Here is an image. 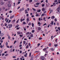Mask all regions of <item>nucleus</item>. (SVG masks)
Segmentation results:
<instances>
[{
	"label": "nucleus",
	"mask_w": 60,
	"mask_h": 60,
	"mask_svg": "<svg viewBox=\"0 0 60 60\" xmlns=\"http://www.w3.org/2000/svg\"><path fill=\"white\" fill-rule=\"evenodd\" d=\"M8 26H10L9 27V28H11V27H12V25L11 24H9L8 25Z\"/></svg>",
	"instance_id": "obj_1"
},
{
	"label": "nucleus",
	"mask_w": 60,
	"mask_h": 60,
	"mask_svg": "<svg viewBox=\"0 0 60 60\" xmlns=\"http://www.w3.org/2000/svg\"><path fill=\"white\" fill-rule=\"evenodd\" d=\"M24 10H25V8H22L21 9H20V11H24Z\"/></svg>",
	"instance_id": "obj_2"
},
{
	"label": "nucleus",
	"mask_w": 60,
	"mask_h": 60,
	"mask_svg": "<svg viewBox=\"0 0 60 60\" xmlns=\"http://www.w3.org/2000/svg\"><path fill=\"white\" fill-rule=\"evenodd\" d=\"M26 20L27 23L28 22V21H30V20H29V18H27V19Z\"/></svg>",
	"instance_id": "obj_3"
},
{
	"label": "nucleus",
	"mask_w": 60,
	"mask_h": 60,
	"mask_svg": "<svg viewBox=\"0 0 60 60\" xmlns=\"http://www.w3.org/2000/svg\"><path fill=\"white\" fill-rule=\"evenodd\" d=\"M41 59L42 60L44 59L45 58V57L43 56H41Z\"/></svg>",
	"instance_id": "obj_4"
},
{
	"label": "nucleus",
	"mask_w": 60,
	"mask_h": 60,
	"mask_svg": "<svg viewBox=\"0 0 60 60\" xmlns=\"http://www.w3.org/2000/svg\"><path fill=\"white\" fill-rule=\"evenodd\" d=\"M43 19L44 21H47V20L46 19V17H45Z\"/></svg>",
	"instance_id": "obj_5"
},
{
	"label": "nucleus",
	"mask_w": 60,
	"mask_h": 60,
	"mask_svg": "<svg viewBox=\"0 0 60 60\" xmlns=\"http://www.w3.org/2000/svg\"><path fill=\"white\" fill-rule=\"evenodd\" d=\"M8 6L9 7H10L11 6V5L10 4H8Z\"/></svg>",
	"instance_id": "obj_6"
},
{
	"label": "nucleus",
	"mask_w": 60,
	"mask_h": 60,
	"mask_svg": "<svg viewBox=\"0 0 60 60\" xmlns=\"http://www.w3.org/2000/svg\"><path fill=\"white\" fill-rule=\"evenodd\" d=\"M25 13H28V12L27 11V10H25Z\"/></svg>",
	"instance_id": "obj_7"
},
{
	"label": "nucleus",
	"mask_w": 60,
	"mask_h": 60,
	"mask_svg": "<svg viewBox=\"0 0 60 60\" xmlns=\"http://www.w3.org/2000/svg\"><path fill=\"white\" fill-rule=\"evenodd\" d=\"M2 19V20H4V16H1V17H0Z\"/></svg>",
	"instance_id": "obj_8"
},
{
	"label": "nucleus",
	"mask_w": 60,
	"mask_h": 60,
	"mask_svg": "<svg viewBox=\"0 0 60 60\" xmlns=\"http://www.w3.org/2000/svg\"><path fill=\"white\" fill-rule=\"evenodd\" d=\"M53 6H56V3L55 2H54L53 3Z\"/></svg>",
	"instance_id": "obj_9"
},
{
	"label": "nucleus",
	"mask_w": 60,
	"mask_h": 60,
	"mask_svg": "<svg viewBox=\"0 0 60 60\" xmlns=\"http://www.w3.org/2000/svg\"><path fill=\"white\" fill-rule=\"evenodd\" d=\"M14 15H13L10 17V19H12V18H14Z\"/></svg>",
	"instance_id": "obj_10"
},
{
	"label": "nucleus",
	"mask_w": 60,
	"mask_h": 60,
	"mask_svg": "<svg viewBox=\"0 0 60 60\" xmlns=\"http://www.w3.org/2000/svg\"><path fill=\"white\" fill-rule=\"evenodd\" d=\"M54 23V22H53V21H52L50 23V24L52 25H53V23Z\"/></svg>",
	"instance_id": "obj_11"
},
{
	"label": "nucleus",
	"mask_w": 60,
	"mask_h": 60,
	"mask_svg": "<svg viewBox=\"0 0 60 60\" xmlns=\"http://www.w3.org/2000/svg\"><path fill=\"white\" fill-rule=\"evenodd\" d=\"M60 8L59 7H58V8H57L56 9V10L57 11L58 10H60Z\"/></svg>",
	"instance_id": "obj_12"
},
{
	"label": "nucleus",
	"mask_w": 60,
	"mask_h": 60,
	"mask_svg": "<svg viewBox=\"0 0 60 60\" xmlns=\"http://www.w3.org/2000/svg\"><path fill=\"white\" fill-rule=\"evenodd\" d=\"M4 35V34L2 33L0 34V36H3Z\"/></svg>",
	"instance_id": "obj_13"
},
{
	"label": "nucleus",
	"mask_w": 60,
	"mask_h": 60,
	"mask_svg": "<svg viewBox=\"0 0 60 60\" xmlns=\"http://www.w3.org/2000/svg\"><path fill=\"white\" fill-rule=\"evenodd\" d=\"M55 16H52L51 17V19H54Z\"/></svg>",
	"instance_id": "obj_14"
},
{
	"label": "nucleus",
	"mask_w": 60,
	"mask_h": 60,
	"mask_svg": "<svg viewBox=\"0 0 60 60\" xmlns=\"http://www.w3.org/2000/svg\"><path fill=\"white\" fill-rule=\"evenodd\" d=\"M52 11H53V10H51L50 12L49 13V14H50L51 13Z\"/></svg>",
	"instance_id": "obj_15"
},
{
	"label": "nucleus",
	"mask_w": 60,
	"mask_h": 60,
	"mask_svg": "<svg viewBox=\"0 0 60 60\" xmlns=\"http://www.w3.org/2000/svg\"><path fill=\"white\" fill-rule=\"evenodd\" d=\"M34 7H38L39 6V5L36 6V5H34Z\"/></svg>",
	"instance_id": "obj_16"
},
{
	"label": "nucleus",
	"mask_w": 60,
	"mask_h": 60,
	"mask_svg": "<svg viewBox=\"0 0 60 60\" xmlns=\"http://www.w3.org/2000/svg\"><path fill=\"white\" fill-rule=\"evenodd\" d=\"M41 9L40 10H38L37 11V12H41Z\"/></svg>",
	"instance_id": "obj_17"
},
{
	"label": "nucleus",
	"mask_w": 60,
	"mask_h": 60,
	"mask_svg": "<svg viewBox=\"0 0 60 60\" xmlns=\"http://www.w3.org/2000/svg\"><path fill=\"white\" fill-rule=\"evenodd\" d=\"M2 50H1L0 51V56H1V54L2 52Z\"/></svg>",
	"instance_id": "obj_18"
},
{
	"label": "nucleus",
	"mask_w": 60,
	"mask_h": 60,
	"mask_svg": "<svg viewBox=\"0 0 60 60\" xmlns=\"http://www.w3.org/2000/svg\"><path fill=\"white\" fill-rule=\"evenodd\" d=\"M17 34H20V32H17Z\"/></svg>",
	"instance_id": "obj_19"
},
{
	"label": "nucleus",
	"mask_w": 60,
	"mask_h": 60,
	"mask_svg": "<svg viewBox=\"0 0 60 60\" xmlns=\"http://www.w3.org/2000/svg\"><path fill=\"white\" fill-rule=\"evenodd\" d=\"M42 11H45V8H43L42 9Z\"/></svg>",
	"instance_id": "obj_20"
},
{
	"label": "nucleus",
	"mask_w": 60,
	"mask_h": 60,
	"mask_svg": "<svg viewBox=\"0 0 60 60\" xmlns=\"http://www.w3.org/2000/svg\"><path fill=\"white\" fill-rule=\"evenodd\" d=\"M50 50H52V51H54V49L53 48H51L50 49Z\"/></svg>",
	"instance_id": "obj_21"
},
{
	"label": "nucleus",
	"mask_w": 60,
	"mask_h": 60,
	"mask_svg": "<svg viewBox=\"0 0 60 60\" xmlns=\"http://www.w3.org/2000/svg\"><path fill=\"white\" fill-rule=\"evenodd\" d=\"M32 9L33 10V11H36V10L34 8H32Z\"/></svg>",
	"instance_id": "obj_22"
},
{
	"label": "nucleus",
	"mask_w": 60,
	"mask_h": 60,
	"mask_svg": "<svg viewBox=\"0 0 60 60\" xmlns=\"http://www.w3.org/2000/svg\"><path fill=\"white\" fill-rule=\"evenodd\" d=\"M8 39H11V37H10V36H8Z\"/></svg>",
	"instance_id": "obj_23"
},
{
	"label": "nucleus",
	"mask_w": 60,
	"mask_h": 60,
	"mask_svg": "<svg viewBox=\"0 0 60 60\" xmlns=\"http://www.w3.org/2000/svg\"><path fill=\"white\" fill-rule=\"evenodd\" d=\"M28 45H27L26 47V49H28Z\"/></svg>",
	"instance_id": "obj_24"
},
{
	"label": "nucleus",
	"mask_w": 60,
	"mask_h": 60,
	"mask_svg": "<svg viewBox=\"0 0 60 60\" xmlns=\"http://www.w3.org/2000/svg\"><path fill=\"white\" fill-rule=\"evenodd\" d=\"M1 5H3V4H4V2H1Z\"/></svg>",
	"instance_id": "obj_25"
},
{
	"label": "nucleus",
	"mask_w": 60,
	"mask_h": 60,
	"mask_svg": "<svg viewBox=\"0 0 60 60\" xmlns=\"http://www.w3.org/2000/svg\"><path fill=\"white\" fill-rule=\"evenodd\" d=\"M31 25V22H29L28 24V25L29 26H30Z\"/></svg>",
	"instance_id": "obj_26"
},
{
	"label": "nucleus",
	"mask_w": 60,
	"mask_h": 60,
	"mask_svg": "<svg viewBox=\"0 0 60 60\" xmlns=\"http://www.w3.org/2000/svg\"><path fill=\"white\" fill-rule=\"evenodd\" d=\"M49 46H50H50H51V43H50L49 44Z\"/></svg>",
	"instance_id": "obj_27"
},
{
	"label": "nucleus",
	"mask_w": 60,
	"mask_h": 60,
	"mask_svg": "<svg viewBox=\"0 0 60 60\" xmlns=\"http://www.w3.org/2000/svg\"><path fill=\"white\" fill-rule=\"evenodd\" d=\"M32 27H34V24L33 23H32Z\"/></svg>",
	"instance_id": "obj_28"
},
{
	"label": "nucleus",
	"mask_w": 60,
	"mask_h": 60,
	"mask_svg": "<svg viewBox=\"0 0 60 60\" xmlns=\"http://www.w3.org/2000/svg\"><path fill=\"white\" fill-rule=\"evenodd\" d=\"M19 19H18L16 23H18V22H19Z\"/></svg>",
	"instance_id": "obj_29"
},
{
	"label": "nucleus",
	"mask_w": 60,
	"mask_h": 60,
	"mask_svg": "<svg viewBox=\"0 0 60 60\" xmlns=\"http://www.w3.org/2000/svg\"><path fill=\"white\" fill-rule=\"evenodd\" d=\"M57 44H54V46H55V47H57Z\"/></svg>",
	"instance_id": "obj_30"
},
{
	"label": "nucleus",
	"mask_w": 60,
	"mask_h": 60,
	"mask_svg": "<svg viewBox=\"0 0 60 60\" xmlns=\"http://www.w3.org/2000/svg\"><path fill=\"white\" fill-rule=\"evenodd\" d=\"M46 49H47V48H44L43 49V50L45 51V50H46Z\"/></svg>",
	"instance_id": "obj_31"
},
{
	"label": "nucleus",
	"mask_w": 60,
	"mask_h": 60,
	"mask_svg": "<svg viewBox=\"0 0 60 60\" xmlns=\"http://www.w3.org/2000/svg\"><path fill=\"white\" fill-rule=\"evenodd\" d=\"M6 46H7L8 45V43L7 42L6 43Z\"/></svg>",
	"instance_id": "obj_32"
},
{
	"label": "nucleus",
	"mask_w": 60,
	"mask_h": 60,
	"mask_svg": "<svg viewBox=\"0 0 60 60\" xmlns=\"http://www.w3.org/2000/svg\"><path fill=\"white\" fill-rule=\"evenodd\" d=\"M41 27H39L38 28V30H41Z\"/></svg>",
	"instance_id": "obj_33"
},
{
	"label": "nucleus",
	"mask_w": 60,
	"mask_h": 60,
	"mask_svg": "<svg viewBox=\"0 0 60 60\" xmlns=\"http://www.w3.org/2000/svg\"><path fill=\"white\" fill-rule=\"evenodd\" d=\"M11 20H9L8 22V23H10V22H11Z\"/></svg>",
	"instance_id": "obj_34"
},
{
	"label": "nucleus",
	"mask_w": 60,
	"mask_h": 60,
	"mask_svg": "<svg viewBox=\"0 0 60 60\" xmlns=\"http://www.w3.org/2000/svg\"><path fill=\"white\" fill-rule=\"evenodd\" d=\"M39 3H37L36 4V5H39Z\"/></svg>",
	"instance_id": "obj_35"
},
{
	"label": "nucleus",
	"mask_w": 60,
	"mask_h": 60,
	"mask_svg": "<svg viewBox=\"0 0 60 60\" xmlns=\"http://www.w3.org/2000/svg\"><path fill=\"white\" fill-rule=\"evenodd\" d=\"M32 1H33L32 0H30L29 2L30 3H31L32 2Z\"/></svg>",
	"instance_id": "obj_36"
},
{
	"label": "nucleus",
	"mask_w": 60,
	"mask_h": 60,
	"mask_svg": "<svg viewBox=\"0 0 60 60\" xmlns=\"http://www.w3.org/2000/svg\"><path fill=\"white\" fill-rule=\"evenodd\" d=\"M29 33H30L29 32H28L27 33H26V34L27 35V34H29Z\"/></svg>",
	"instance_id": "obj_37"
},
{
	"label": "nucleus",
	"mask_w": 60,
	"mask_h": 60,
	"mask_svg": "<svg viewBox=\"0 0 60 60\" xmlns=\"http://www.w3.org/2000/svg\"><path fill=\"white\" fill-rule=\"evenodd\" d=\"M23 24H24V25H25V24H26V22H23Z\"/></svg>",
	"instance_id": "obj_38"
},
{
	"label": "nucleus",
	"mask_w": 60,
	"mask_h": 60,
	"mask_svg": "<svg viewBox=\"0 0 60 60\" xmlns=\"http://www.w3.org/2000/svg\"><path fill=\"white\" fill-rule=\"evenodd\" d=\"M39 15L38 14H37L36 15V17H38V16Z\"/></svg>",
	"instance_id": "obj_39"
},
{
	"label": "nucleus",
	"mask_w": 60,
	"mask_h": 60,
	"mask_svg": "<svg viewBox=\"0 0 60 60\" xmlns=\"http://www.w3.org/2000/svg\"><path fill=\"white\" fill-rule=\"evenodd\" d=\"M31 53L30 52V55H29V57H30L31 56Z\"/></svg>",
	"instance_id": "obj_40"
},
{
	"label": "nucleus",
	"mask_w": 60,
	"mask_h": 60,
	"mask_svg": "<svg viewBox=\"0 0 60 60\" xmlns=\"http://www.w3.org/2000/svg\"><path fill=\"white\" fill-rule=\"evenodd\" d=\"M42 39V38H39V40H41Z\"/></svg>",
	"instance_id": "obj_41"
},
{
	"label": "nucleus",
	"mask_w": 60,
	"mask_h": 60,
	"mask_svg": "<svg viewBox=\"0 0 60 60\" xmlns=\"http://www.w3.org/2000/svg\"><path fill=\"white\" fill-rule=\"evenodd\" d=\"M57 2V1L56 0H54V2L55 3H56V2Z\"/></svg>",
	"instance_id": "obj_42"
},
{
	"label": "nucleus",
	"mask_w": 60,
	"mask_h": 60,
	"mask_svg": "<svg viewBox=\"0 0 60 60\" xmlns=\"http://www.w3.org/2000/svg\"><path fill=\"white\" fill-rule=\"evenodd\" d=\"M30 36L31 37H33V35L31 34V35H30Z\"/></svg>",
	"instance_id": "obj_43"
},
{
	"label": "nucleus",
	"mask_w": 60,
	"mask_h": 60,
	"mask_svg": "<svg viewBox=\"0 0 60 60\" xmlns=\"http://www.w3.org/2000/svg\"><path fill=\"white\" fill-rule=\"evenodd\" d=\"M19 27V26H16L15 27V28H17V27Z\"/></svg>",
	"instance_id": "obj_44"
},
{
	"label": "nucleus",
	"mask_w": 60,
	"mask_h": 60,
	"mask_svg": "<svg viewBox=\"0 0 60 60\" xmlns=\"http://www.w3.org/2000/svg\"><path fill=\"white\" fill-rule=\"evenodd\" d=\"M23 43H24V44H25V43H26V41H23Z\"/></svg>",
	"instance_id": "obj_45"
},
{
	"label": "nucleus",
	"mask_w": 60,
	"mask_h": 60,
	"mask_svg": "<svg viewBox=\"0 0 60 60\" xmlns=\"http://www.w3.org/2000/svg\"><path fill=\"white\" fill-rule=\"evenodd\" d=\"M13 58H16V56H13Z\"/></svg>",
	"instance_id": "obj_46"
},
{
	"label": "nucleus",
	"mask_w": 60,
	"mask_h": 60,
	"mask_svg": "<svg viewBox=\"0 0 60 60\" xmlns=\"http://www.w3.org/2000/svg\"><path fill=\"white\" fill-rule=\"evenodd\" d=\"M31 58H34V57H33V55L31 56Z\"/></svg>",
	"instance_id": "obj_47"
},
{
	"label": "nucleus",
	"mask_w": 60,
	"mask_h": 60,
	"mask_svg": "<svg viewBox=\"0 0 60 60\" xmlns=\"http://www.w3.org/2000/svg\"><path fill=\"white\" fill-rule=\"evenodd\" d=\"M54 20H55V21H57V19H54Z\"/></svg>",
	"instance_id": "obj_48"
},
{
	"label": "nucleus",
	"mask_w": 60,
	"mask_h": 60,
	"mask_svg": "<svg viewBox=\"0 0 60 60\" xmlns=\"http://www.w3.org/2000/svg\"><path fill=\"white\" fill-rule=\"evenodd\" d=\"M34 30H33L32 31V33H34Z\"/></svg>",
	"instance_id": "obj_49"
},
{
	"label": "nucleus",
	"mask_w": 60,
	"mask_h": 60,
	"mask_svg": "<svg viewBox=\"0 0 60 60\" xmlns=\"http://www.w3.org/2000/svg\"><path fill=\"white\" fill-rule=\"evenodd\" d=\"M29 46H31V44H30V43H29L28 44Z\"/></svg>",
	"instance_id": "obj_50"
},
{
	"label": "nucleus",
	"mask_w": 60,
	"mask_h": 60,
	"mask_svg": "<svg viewBox=\"0 0 60 60\" xmlns=\"http://www.w3.org/2000/svg\"><path fill=\"white\" fill-rule=\"evenodd\" d=\"M23 19H21L20 20V21L21 22H22L23 21Z\"/></svg>",
	"instance_id": "obj_51"
},
{
	"label": "nucleus",
	"mask_w": 60,
	"mask_h": 60,
	"mask_svg": "<svg viewBox=\"0 0 60 60\" xmlns=\"http://www.w3.org/2000/svg\"><path fill=\"white\" fill-rule=\"evenodd\" d=\"M8 55V54H6L5 55V56H7Z\"/></svg>",
	"instance_id": "obj_52"
},
{
	"label": "nucleus",
	"mask_w": 60,
	"mask_h": 60,
	"mask_svg": "<svg viewBox=\"0 0 60 60\" xmlns=\"http://www.w3.org/2000/svg\"><path fill=\"white\" fill-rule=\"evenodd\" d=\"M5 54L4 53H3L2 54V56H4V55Z\"/></svg>",
	"instance_id": "obj_53"
},
{
	"label": "nucleus",
	"mask_w": 60,
	"mask_h": 60,
	"mask_svg": "<svg viewBox=\"0 0 60 60\" xmlns=\"http://www.w3.org/2000/svg\"><path fill=\"white\" fill-rule=\"evenodd\" d=\"M12 49H11L10 50V52H12Z\"/></svg>",
	"instance_id": "obj_54"
},
{
	"label": "nucleus",
	"mask_w": 60,
	"mask_h": 60,
	"mask_svg": "<svg viewBox=\"0 0 60 60\" xmlns=\"http://www.w3.org/2000/svg\"><path fill=\"white\" fill-rule=\"evenodd\" d=\"M22 46V45H19V47H21Z\"/></svg>",
	"instance_id": "obj_55"
},
{
	"label": "nucleus",
	"mask_w": 60,
	"mask_h": 60,
	"mask_svg": "<svg viewBox=\"0 0 60 60\" xmlns=\"http://www.w3.org/2000/svg\"><path fill=\"white\" fill-rule=\"evenodd\" d=\"M7 18H6L5 19V21H7Z\"/></svg>",
	"instance_id": "obj_56"
},
{
	"label": "nucleus",
	"mask_w": 60,
	"mask_h": 60,
	"mask_svg": "<svg viewBox=\"0 0 60 60\" xmlns=\"http://www.w3.org/2000/svg\"><path fill=\"white\" fill-rule=\"evenodd\" d=\"M42 7H43V6H44V4H43L42 5Z\"/></svg>",
	"instance_id": "obj_57"
},
{
	"label": "nucleus",
	"mask_w": 60,
	"mask_h": 60,
	"mask_svg": "<svg viewBox=\"0 0 60 60\" xmlns=\"http://www.w3.org/2000/svg\"><path fill=\"white\" fill-rule=\"evenodd\" d=\"M44 15V14H43L41 15V16H43Z\"/></svg>",
	"instance_id": "obj_58"
},
{
	"label": "nucleus",
	"mask_w": 60,
	"mask_h": 60,
	"mask_svg": "<svg viewBox=\"0 0 60 60\" xmlns=\"http://www.w3.org/2000/svg\"><path fill=\"white\" fill-rule=\"evenodd\" d=\"M45 25H46V23H45L44 24V25H43V26H45Z\"/></svg>",
	"instance_id": "obj_59"
},
{
	"label": "nucleus",
	"mask_w": 60,
	"mask_h": 60,
	"mask_svg": "<svg viewBox=\"0 0 60 60\" xmlns=\"http://www.w3.org/2000/svg\"><path fill=\"white\" fill-rule=\"evenodd\" d=\"M26 16L27 17H28V16H29V15L28 14H27L26 15Z\"/></svg>",
	"instance_id": "obj_60"
},
{
	"label": "nucleus",
	"mask_w": 60,
	"mask_h": 60,
	"mask_svg": "<svg viewBox=\"0 0 60 60\" xmlns=\"http://www.w3.org/2000/svg\"><path fill=\"white\" fill-rule=\"evenodd\" d=\"M9 13H11L12 12V11H9Z\"/></svg>",
	"instance_id": "obj_61"
},
{
	"label": "nucleus",
	"mask_w": 60,
	"mask_h": 60,
	"mask_svg": "<svg viewBox=\"0 0 60 60\" xmlns=\"http://www.w3.org/2000/svg\"><path fill=\"white\" fill-rule=\"evenodd\" d=\"M27 10L28 11H29V10H30V9L29 8H27Z\"/></svg>",
	"instance_id": "obj_62"
},
{
	"label": "nucleus",
	"mask_w": 60,
	"mask_h": 60,
	"mask_svg": "<svg viewBox=\"0 0 60 60\" xmlns=\"http://www.w3.org/2000/svg\"><path fill=\"white\" fill-rule=\"evenodd\" d=\"M58 1L59 2V3H60V0H58Z\"/></svg>",
	"instance_id": "obj_63"
},
{
	"label": "nucleus",
	"mask_w": 60,
	"mask_h": 60,
	"mask_svg": "<svg viewBox=\"0 0 60 60\" xmlns=\"http://www.w3.org/2000/svg\"><path fill=\"white\" fill-rule=\"evenodd\" d=\"M5 26H7V24L6 23H5Z\"/></svg>",
	"instance_id": "obj_64"
}]
</instances>
